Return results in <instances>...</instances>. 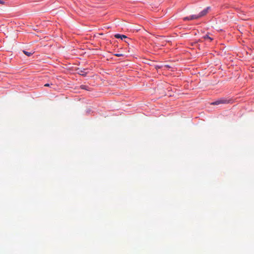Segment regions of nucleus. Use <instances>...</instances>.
<instances>
[{"mask_svg": "<svg viewBox=\"0 0 254 254\" xmlns=\"http://www.w3.org/2000/svg\"><path fill=\"white\" fill-rule=\"evenodd\" d=\"M23 52L24 53V54L25 55H26V56H27L28 57L31 56L34 53L33 52H28L26 51H23Z\"/></svg>", "mask_w": 254, "mask_h": 254, "instance_id": "nucleus-7", "label": "nucleus"}, {"mask_svg": "<svg viewBox=\"0 0 254 254\" xmlns=\"http://www.w3.org/2000/svg\"><path fill=\"white\" fill-rule=\"evenodd\" d=\"M203 38L206 40H209V41H212L213 39L209 37L208 35H206L204 36H203Z\"/></svg>", "mask_w": 254, "mask_h": 254, "instance_id": "nucleus-6", "label": "nucleus"}, {"mask_svg": "<svg viewBox=\"0 0 254 254\" xmlns=\"http://www.w3.org/2000/svg\"><path fill=\"white\" fill-rule=\"evenodd\" d=\"M115 37L118 39L120 38L121 39H123L124 38H126L127 36L125 35H120L119 34H117L115 35Z\"/></svg>", "mask_w": 254, "mask_h": 254, "instance_id": "nucleus-3", "label": "nucleus"}, {"mask_svg": "<svg viewBox=\"0 0 254 254\" xmlns=\"http://www.w3.org/2000/svg\"><path fill=\"white\" fill-rule=\"evenodd\" d=\"M210 9V7H207L202 11H201L198 14L200 17H203L205 16L208 12L209 9Z\"/></svg>", "mask_w": 254, "mask_h": 254, "instance_id": "nucleus-2", "label": "nucleus"}, {"mask_svg": "<svg viewBox=\"0 0 254 254\" xmlns=\"http://www.w3.org/2000/svg\"><path fill=\"white\" fill-rule=\"evenodd\" d=\"M81 89L87 90V86L84 85H81Z\"/></svg>", "mask_w": 254, "mask_h": 254, "instance_id": "nucleus-9", "label": "nucleus"}, {"mask_svg": "<svg viewBox=\"0 0 254 254\" xmlns=\"http://www.w3.org/2000/svg\"><path fill=\"white\" fill-rule=\"evenodd\" d=\"M229 101L226 99H220L219 100H217L213 103H212L213 105H219L220 104H226L228 103Z\"/></svg>", "mask_w": 254, "mask_h": 254, "instance_id": "nucleus-1", "label": "nucleus"}, {"mask_svg": "<svg viewBox=\"0 0 254 254\" xmlns=\"http://www.w3.org/2000/svg\"><path fill=\"white\" fill-rule=\"evenodd\" d=\"M183 20L184 21H186V20H191L190 19V16H189V17H185L183 18Z\"/></svg>", "mask_w": 254, "mask_h": 254, "instance_id": "nucleus-8", "label": "nucleus"}, {"mask_svg": "<svg viewBox=\"0 0 254 254\" xmlns=\"http://www.w3.org/2000/svg\"><path fill=\"white\" fill-rule=\"evenodd\" d=\"M117 57H121L123 56V54H117L115 55Z\"/></svg>", "mask_w": 254, "mask_h": 254, "instance_id": "nucleus-10", "label": "nucleus"}, {"mask_svg": "<svg viewBox=\"0 0 254 254\" xmlns=\"http://www.w3.org/2000/svg\"><path fill=\"white\" fill-rule=\"evenodd\" d=\"M86 70V69H84L83 70H80L79 71V73L82 76H85L87 74V72L85 71Z\"/></svg>", "mask_w": 254, "mask_h": 254, "instance_id": "nucleus-5", "label": "nucleus"}, {"mask_svg": "<svg viewBox=\"0 0 254 254\" xmlns=\"http://www.w3.org/2000/svg\"><path fill=\"white\" fill-rule=\"evenodd\" d=\"M200 18L199 17V14L198 15H192L191 16H190V20H194V19H197L198 18Z\"/></svg>", "mask_w": 254, "mask_h": 254, "instance_id": "nucleus-4", "label": "nucleus"}, {"mask_svg": "<svg viewBox=\"0 0 254 254\" xmlns=\"http://www.w3.org/2000/svg\"><path fill=\"white\" fill-rule=\"evenodd\" d=\"M5 2L3 0H0V4H4Z\"/></svg>", "mask_w": 254, "mask_h": 254, "instance_id": "nucleus-11", "label": "nucleus"}, {"mask_svg": "<svg viewBox=\"0 0 254 254\" xmlns=\"http://www.w3.org/2000/svg\"><path fill=\"white\" fill-rule=\"evenodd\" d=\"M49 86V84H45V86Z\"/></svg>", "mask_w": 254, "mask_h": 254, "instance_id": "nucleus-13", "label": "nucleus"}, {"mask_svg": "<svg viewBox=\"0 0 254 254\" xmlns=\"http://www.w3.org/2000/svg\"><path fill=\"white\" fill-rule=\"evenodd\" d=\"M160 68V66H155V68L156 69H158V68Z\"/></svg>", "mask_w": 254, "mask_h": 254, "instance_id": "nucleus-12", "label": "nucleus"}]
</instances>
